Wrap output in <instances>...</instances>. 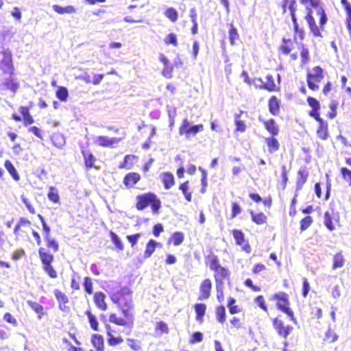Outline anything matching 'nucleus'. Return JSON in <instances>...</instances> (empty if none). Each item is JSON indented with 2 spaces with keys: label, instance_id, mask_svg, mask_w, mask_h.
Here are the masks:
<instances>
[{
  "label": "nucleus",
  "instance_id": "nucleus-1",
  "mask_svg": "<svg viewBox=\"0 0 351 351\" xmlns=\"http://www.w3.org/2000/svg\"><path fill=\"white\" fill-rule=\"evenodd\" d=\"M296 1L281 0L279 8L282 14L289 12L293 25V31L300 35L301 39H303L304 30L300 29L296 17ZM300 2L306 10L304 19L310 32L314 37L323 38L322 32L324 31L328 19L322 0H300Z\"/></svg>",
  "mask_w": 351,
  "mask_h": 351
},
{
  "label": "nucleus",
  "instance_id": "nucleus-2",
  "mask_svg": "<svg viewBox=\"0 0 351 351\" xmlns=\"http://www.w3.org/2000/svg\"><path fill=\"white\" fill-rule=\"evenodd\" d=\"M131 293L132 291L128 287H122L120 290L114 293L112 300L119 305L124 315V318H121L117 317L114 314H111V322L117 325L126 326L133 323L132 313H130L132 308Z\"/></svg>",
  "mask_w": 351,
  "mask_h": 351
},
{
  "label": "nucleus",
  "instance_id": "nucleus-3",
  "mask_svg": "<svg viewBox=\"0 0 351 351\" xmlns=\"http://www.w3.org/2000/svg\"><path fill=\"white\" fill-rule=\"evenodd\" d=\"M278 50L284 55H289L292 61L298 59L299 53L301 65H306L310 62L311 56L308 46L303 43L297 42L295 39L283 38Z\"/></svg>",
  "mask_w": 351,
  "mask_h": 351
},
{
  "label": "nucleus",
  "instance_id": "nucleus-4",
  "mask_svg": "<svg viewBox=\"0 0 351 351\" xmlns=\"http://www.w3.org/2000/svg\"><path fill=\"white\" fill-rule=\"evenodd\" d=\"M205 263L214 272L215 284L224 283V280H229L230 276L229 269L220 264L218 256L213 252H211L205 256Z\"/></svg>",
  "mask_w": 351,
  "mask_h": 351
},
{
  "label": "nucleus",
  "instance_id": "nucleus-5",
  "mask_svg": "<svg viewBox=\"0 0 351 351\" xmlns=\"http://www.w3.org/2000/svg\"><path fill=\"white\" fill-rule=\"evenodd\" d=\"M148 206H150L154 215H157L161 208V201L157 195L152 192H147L138 195L136 197V208L138 210H143Z\"/></svg>",
  "mask_w": 351,
  "mask_h": 351
},
{
  "label": "nucleus",
  "instance_id": "nucleus-6",
  "mask_svg": "<svg viewBox=\"0 0 351 351\" xmlns=\"http://www.w3.org/2000/svg\"><path fill=\"white\" fill-rule=\"evenodd\" d=\"M270 300L276 302V306L278 310L287 315L293 322L295 324L297 323L294 311L290 306L289 295L288 293L285 291L274 293L271 295Z\"/></svg>",
  "mask_w": 351,
  "mask_h": 351
},
{
  "label": "nucleus",
  "instance_id": "nucleus-7",
  "mask_svg": "<svg viewBox=\"0 0 351 351\" xmlns=\"http://www.w3.org/2000/svg\"><path fill=\"white\" fill-rule=\"evenodd\" d=\"M326 72L319 65L313 66L306 72V83L308 88L312 91L319 90V84L325 77Z\"/></svg>",
  "mask_w": 351,
  "mask_h": 351
},
{
  "label": "nucleus",
  "instance_id": "nucleus-8",
  "mask_svg": "<svg viewBox=\"0 0 351 351\" xmlns=\"http://www.w3.org/2000/svg\"><path fill=\"white\" fill-rule=\"evenodd\" d=\"M280 82L281 79L279 73L276 75L269 73L265 76V82H262L256 87L269 92H279L280 90Z\"/></svg>",
  "mask_w": 351,
  "mask_h": 351
},
{
  "label": "nucleus",
  "instance_id": "nucleus-9",
  "mask_svg": "<svg viewBox=\"0 0 351 351\" xmlns=\"http://www.w3.org/2000/svg\"><path fill=\"white\" fill-rule=\"evenodd\" d=\"M204 130V125L202 123L190 125L189 120L185 118L182 121L179 127V134L184 136L186 139L195 136L198 132Z\"/></svg>",
  "mask_w": 351,
  "mask_h": 351
},
{
  "label": "nucleus",
  "instance_id": "nucleus-10",
  "mask_svg": "<svg viewBox=\"0 0 351 351\" xmlns=\"http://www.w3.org/2000/svg\"><path fill=\"white\" fill-rule=\"evenodd\" d=\"M271 323L277 334L284 339H287L293 330L292 326L285 324L282 316L280 315L274 317L271 319Z\"/></svg>",
  "mask_w": 351,
  "mask_h": 351
},
{
  "label": "nucleus",
  "instance_id": "nucleus-11",
  "mask_svg": "<svg viewBox=\"0 0 351 351\" xmlns=\"http://www.w3.org/2000/svg\"><path fill=\"white\" fill-rule=\"evenodd\" d=\"M143 5H131L128 8L127 15L124 17V20L128 23H138L143 20V12L142 8Z\"/></svg>",
  "mask_w": 351,
  "mask_h": 351
},
{
  "label": "nucleus",
  "instance_id": "nucleus-12",
  "mask_svg": "<svg viewBox=\"0 0 351 351\" xmlns=\"http://www.w3.org/2000/svg\"><path fill=\"white\" fill-rule=\"evenodd\" d=\"M235 243L240 246L243 252L250 254L252 252V247L249 241L245 239V234L241 230L233 229L231 230Z\"/></svg>",
  "mask_w": 351,
  "mask_h": 351
},
{
  "label": "nucleus",
  "instance_id": "nucleus-13",
  "mask_svg": "<svg viewBox=\"0 0 351 351\" xmlns=\"http://www.w3.org/2000/svg\"><path fill=\"white\" fill-rule=\"evenodd\" d=\"M318 125L316 129L317 136L322 141H326L330 137L329 125L327 121L322 117L315 119Z\"/></svg>",
  "mask_w": 351,
  "mask_h": 351
},
{
  "label": "nucleus",
  "instance_id": "nucleus-14",
  "mask_svg": "<svg viewBox=\"0 0 351 351\" xmlns=\"http://www.w3.org/2000/svg\"><path fill=\"white\" fill-rule=\"evenodd\" d=\"M306 102L311 110L308 112L309 117L314 119L322 117L321 116V104L320 102L312 96L306 97Z\"/></svg>",
  "mask_w": 351,
  "mask_h": 351
},
{
  "label": "nucleus",
  "instance_id": "nucleus-15",
  "mask_svg": "<svg viewBox=\"0 0 351 351\" xmlns=\"http://www.w3.org/2000/svg\"><path fill=\"white\" fill-rule=\"evenodd\" d=\"M1 54L2 59L0 61V66L5 73H11L12 70V53L9 49H3Z\"/></svg>",
  "mask_w": 351,
  "mask_h": 351
},
{
  "label": "nucleus",
  "instance_id": "nucleus-16",
  "mask_svg": "<svg viewBox=\"0 0 351 351\" xmlns=\"http://www.w3.org/2000/svg\"><path fill=\"white\" fill-rule=\"evenodd\" d=\"M212 282L209 278L204 279L199 285V293L198 295L199 300H204L208 299L211 295Z\"/></svg>",
  "mask_w": 351,
  "mask_h": 351
},
{
  "label": "nucleus",
  "instance_id": "nucleus-17",
  "mask_svg": "<svg viewBox=\"0 0 351 351\" xmlns=\"http://www.w3.org/2000/svg\"><path fill=\"white\" fill-rule=\"evenodd\" d=\"M339 214L335 213L333 209L326 210L324 214V223L325 226L330 231L336 229L335 221H338Z\"/></svg>",
  "mask_w": 351,
  "mask_h": 351
},
{
  "label": "nucleus",
  "instance_id": "nucleus-18",
  "mask_svg": "<svg viewBox=\"0 0 351 351\" xmlns=\"http://www.w3.org/2000/svg\"><path fill=\"white\" fill-rule=\"evenodd\" d=\"M159 60L163 64V68L161 71L162 75L166 78L171 79L173 77V65L163 53L160 54Z\"/></svg>",
  "mask_w": 351,
  "mask_h": 351
},
{
  "label": "nucleus",
  "instance_id": "nucleus-19",
  "mask_svg": "<svg viewBox=\"0 0 351 351\" xmlns=\"http://www.w3.org/2000/svg\"><path fill=\"white\" fill-rule=\"evenodd\" d=\"M309 173L305 167L300 168L297 173L295 188L297 191L301 190L306 182Z\"/></svg>",
  "mask_w": 351,
  "mask_h": 351
},
{
  "label": "nucleus",
  "instance_id": "nucleus-20",
  "mask_svg": "<svg viewBox=\"0 0 351 351\" xmlns=\"http://www.w3.org/2000/svg\"><path fill=\"white\" fill-rule=\"evenodd\" d=\"M281 106L280 99L276 95H272L268 100V109L269 112L274 116H278L280 113Z\"/></svg>",
  "mask_w": 351,
  "mask_h": 351
},
{
  "label": "nucleus",
  "instance_id": "nucleus-21",
  "mask_svg": "<svg viewBox=\"0 0 351 351\" xmlns=\"http://www.w3.org/2000/svg\"><path fill=\"white\" fill-rule=\"evenodd\" d=\"M265 129L270 134V136H277L279 134V128L274 119L262 121Z\"/></svg>",
  "mask_w": 351,
  "mask_h": 351
},
{
  "label": "nucleus",
  "instance_id": "nucleus-22",
  "mask_svg": "<svg viewBox=\"0 0 351 351\" xmlns=\"http://www.w3.org/2000/svg\"><path fill=\"white\" fill-rule=\"evenodd\" d=\"M276 136H269L265 138V142L267 144V150L270 154L276 153L280 149V143Z\"/></svg>",
  "mask_w": 351,
  "mask_h": 351
},
{
  "label": "nucleus",
  "instance_id": "nucleus-23",
  "mask_svg": "<svg viewBox=\"0 0 351 351\" xmlns=\"http://www.w3.org/2000/svg\"><path fill=\"white\" fill-rule=\"evenodd\" d=\"M141 177V175L136 172H130L127 173L123 178V184L128 188H132L138 183Z\"/></svg>",
  "mask_w": 351,
  "mask_h": 351
},
{
  "label": "nucleus",
  "instance_id": "nucleus-24",
  "mask_svg": "<svg viewBox=\"0 0 351 351\" xmlns=\"http://www.w3.org/2000/svg\"><path fill=\"white\" fill-rule=\"evenodd\" d=\"M196 316V320L202 323L206 311V305L204 303H196L193 306Z\"/></svg>",
  "mask_w": 351,
  "mask_h": 351
},
{
  "label": "nucleus",
  "instance_id": "nucleus-25",
  "mask_svg": "<svg viewBox=\"0 0 351 351\" xmlns=\"http://www.w3.org/2000/svg\"><path fill=\"white\" fill-rule=\"evenodd\" d=\"M184 240V234L183 232L177 231L173 232L167 240V244H173L175 246L180 245Z\"/></svg>",
  "mask_w": 351,
  "mask_h": 351
},
{
  "label": "nucleus",
  "instance_id": "nucleus-26",
  "mask_svg": "<svg viewBox=\"0 0 351 351\" xmlns=\"http://www.w3.org/2000/svg\"><path fill=\"white\" fill-rule=\"evenodd\" d=\"M250 214L251 215L252 221L256 225H263L266 223L267 221V217L263 212L255 213L253 210H250Z\"/></svg>",
  "mask_w": 351,
  "mask_h": 351
},
{
  "label": "nucleus",
  "instance_id": "nucleus-27",
  "mask_svg": "<svg viewBox=\"0 0 351 351\" xmlns=\"http://www.w3.org/2000/svg\"><path fill=\"white\" fill-rule=\"evenodd\" d=\"M158 245L160 246V244L154 239H149L148 242L146 243L143 257L145 258H149L155 252L156 248Z\"/></svg>",
  "mask_w": 351,
  "mask_h": 351
},
{
  "label": "nucleus",
  "instance_id": "nucleus-28",
  "mask_svg": "<svg viewBox=\"0 0 351 351\" xmlns=\"http://www.w3.org/2000/svg\"><path fill=\"white\" fill-rule=\"evenodd\" d=\"M39 256L43 265H47L51 264L53 261V256L48 252L43 247H41L38 250Z\"/></svg>",
  "mask_w": 351,
  "mask_h": 351
},
{
  "label": "nucleus",
  "instance_id": "nucleus-29",
  "mask_svg": "<svg viewBox=\"0 0 351 351\" xmlns=\"http://www.w3.org/2000/svg\"><path fill=\"white\" fill-rule=\"evenodd\" d=\"M345 258L342 251H339L334 254L332 258V269L341 268L344 265Z\"/></svg>",
  "mask_w": 351,
  "mask_h": 351
},
{
  "label": "nucleus",
  "instance_id": "nucleus-30",
  "mask_svg": "<svg viewBox=\"0 0 351 351\" xmlns=\"http://www.w3.org/2000/svg\"><path fill=\"white\" fill-rule=\"evenodd\" d=\"M162 180L164 187L166 189H169L175 184V180L173 175L170 172H165L162 174Z\"/></svg>",
  "mask_w": 351,
  "mask_h": 351
},
{
  "label": "nucleus",
  "instance_id": "nucleus-31",
  "mask_svg": "<svg viewBox=\"0 0 351 351\" xmlns=\"http://www.w3.org/2000/svg\"><path fill=\"white\" fill-rule=\"evenodd\" d=\"M106 295L102 292H96L94 295V301L97 306L101 310H106L107 304L105 302Z\"/></svg>",
  "mask_w": 351,
  "mask_h": 351
},
{
  "label": "nucleus",
  "instance_id": "nucleus-32",
  "mask_svg": "<svg viewBox=\"0 0 351 351\" xmlns=\"http://www.w3.org/2000/svg\"><path fill=\"white\" fill-rule=\"evenodd\" d=\"M234 132H244L247 129V125L245 121L241 119V114H234Z\"/></svg>",
  "mask_w": 351,
  "mask_h": 351
},
{
  "label": "nucleus",
  "instance_id": "nucleus-33",
  "mask_svg": "<svg viewBox=\"0 0 351 351\" xmlns=\"http://www.w3.org/2000/svg\"><path fill=\"white\" fill-rule=\"evenodd\" d=\"M179 189L182 192L187 202L192 201V193L190 191L189 181L186 180L179 185Z\"/></svg>",
  "mask_w": 351,
  "mask_h": 351
},
{
  "label": "nucleus",
  "instance_id": "nucleus-34",
  "mask_svg": "<svg viewBox=\"0 0 351 351\" xmlns=\"http://www.w3.org/2000/svg\"><path fill=\"white\" fill-rule=\"evenodd\" d=\"M215 316L217 320L221 323L223 324L226 321V312L225 306L223 305H219L215 307Z\"/></svg>",
  "mask_w": 351,
  "mask_h": 351
},
{
  "label": "nucleus",
  "instance_id": "nucleus-35",
  "mask_svg": "<svg viewBox=\"0 0 351 351\" xmlns=\"http://www.w3.org/2000/svg\"><path fill=\"white\" fill-rule=\"evenodd\" d=\"M228 27L230 43L232 45H234L236 44V42L239 39V34L238 33L237 29L234 26L232 23L228 24Z\"/></svg>",
  "mask_w": 351,
  "mask_h": 351
},
{
  "label": "nucleus",
  "instance_id": "nucleus-36",
  "mask_svg": "<svg viewBox=\"0 0 351 351\" xmlns=\"http://www.w3.org/2000/svg\"><path fill=\"white\" fill-rule=\"evenodd\" d=\"M51 141L54 146L62 148L65 145V138L60 133H55L51 136Z\"/></svg>",
  "mask_w": 351,
  "mask_h": 351
},
{
  "label": "nucleus",
  "instance_id": "nucleus-37",
  "mask_svg": "<svg viewBox=\"0 0 351 351\" xmlns=\"http://www.w3.org/2000/svg\"><path fill=\"white\" fill-rule=\"evenodd\" d=\"M339 172L342 180L347 183L349 186H351V169L347 167H341L339 169Z\"/></svg>",
  "mask_w": 351,
  "mask_h": 351
},
{
  "label": "nucleus",
  "instance_id": "nucleus-38",
  "mask_svg": "<svg viewBox=\"0 0 351 351\" xmlns=\"http://www.w3.org/2000/svg\"><path fill=\"white\" fill-rule=\"evenodd\" d=\"M164 14L172 23L176 22L178 19V12L173 7L165 9Z\"/></svg>",
  "mask_w": 351,
  "mask_h": 351
},
{
  "label": "nucleus",
  "instance_id": "nucleus-39",
  "mask_svg": "<svg viewBox=\"0 0 351 351\" xmlns=\"http://www.w3.org/2000/svg\"><path fill=\"white\" fill-rule=\"evenodd\" d=\"M19 111L23 117L25 125L32 124L34 122L33 117L29 114V108L27 107L21 106L19 108Z\"/></svg>",
  "mask_w": 351,
  "mask_h": 351
},
{
  "label": "nucleus",
  "instance_id": "nucleus-40",
  "mask_svg": "<svg viewBox=\"0 0 351 351\" xmlns=\"http://www.w3.org/2000/svg\"><path fill=\"white\" fill-rule=\"evenodd\" d=\"M328 106L330 110L327 112L326 117L329 119H333L337 115L338 102L335 100H332L329 103Z\"/></svg>",
  "mask_w": 351,
  "mask_h": 351
},
{
  "label": "nucleus",
  "instance_id": "nucleus-41",
  "mask_svg": "<svg viewBox=\"0 0 351 351\" xmlns=\"http://www.w3.org/2000/svg\"><path fill=\"white\" fill-rule=\"evenodd\" d=\"M1 85L3 86V88L11 90L14 93H15L19 88V84L11 77L5 78Z\"/></svg>",
  "mask_w": 351,
  "mask_h": 351
},
{
  "label": "nucleus",
  "instance_id": "nucleus-42",
  "mask_svg": "<svg viewBox=\"0 0 351 351\" xmlns=\"http://www.w3.org/2000/svg\"><path fill=\"white\" fill-rule=\"evenodd\" d=\"M338 337L339 336L334 330L329 327L325 333L324 341L327 343H334L337 341Z\"/></svg>",
  "mask_w": 351,
  "mask_h": 351
},
{
  "label": "nucleus",
  "instance_id": "nucleus-43",
  "mask_svg": "<svg viewBox=\"0 0 351 351\" xmlns=\"http://www.w3.org/2000/svg\"><path fill=\"white\" fill-rule=\"evenodd\" d=\"M53 10L60 14H63L65 13L71 14L75 12L74 8L71 5L62 7L58 5H53Z\"/></svg>",
  "mask_w": 351,
  "mask_h": 351
},
{
  "label": "nucleus",
  "instance_id": "nucleus-44",
  "mask_svg": "<svg viewBox=\"0 0 351 351\" xmlns=\"http://www.w3.org/2000/svg\"><path fill=\"white\" fill-rule=\"evenodd\" d=\"M313 219L311 216L307 215L302 218L300 221V229L301 231L307 230L313 223Z\"/></svg>",
  "mask_w": 351,
  "mask_h": 351
},
{
  "label": "nucleus",
  "instance_id": "nucleus-45",
  "mask_svg": "<svg viewBox=\"0 0 351 351\" xmlns=\"http://www.w3.org/2000/svg\"><path fill=\"white\" fill-rule=\"evenodd\" d=\"M27 303L32 310H34L36 313L38 314V319H40L42 318V315H43V306H41L40 304L36 302H33L31 300H28Z\"/></svg>",
  "mask_w": 351,
  "mask_h": 351
},
{
  "label": "nucleus",
  "instance_id": "nucleus-46",
  "mask_svg": "<svg viewBox=\"0 0 351 351\" xmlns=\"http://www.w3.org/2000/svg\"><path fill=\"white\" fill-rule=\"evenodd\" d=\"M137 157L132 154L126 155L124 157L123 162L119 165L120 168L130 169L132 166V160L136 159Z\"/></svg>",
  "mask_w": 351,
  "mask_h": 351
},
{
  "label": "nucleus",
  "instance_id": "nucleus-47",
  "mask_svg": "<svg viewBox=\"0 0 351 351\" xmlns=\"http://www.w3.org/2000/svg\"><path fill=\"white\" fill-rule=\"evenodd\" d=\"M255 302L258 304V306L265 313L268 312V307L266 304L265 299L263 295H257L254 298Z\"/></svg>",
  "mask_w": 351,
  "mask_h": 351
},
{
  "label": "nucleus",
  "instance_id": "nucleus-48",
  "mask_svg": "<svg viewBox=\"0 0 351 351\" xmlns=\"http://www.w3.org/2000/svg\"><path fill=\"white\" fill-rule=\"evenodd\" d=\"M92 343L98 351L103 348V338L99 335H94L92 337Z\"/></svg>",
  "mask_w": 351,
  "mask_h": 351
},
{
  "label": "nucleus",
  "instance_id": "nucleus-49",
  "mask_svg": "<svg viewBox=\"0 0 351 351\" xmlns=\"http://www.w3.org/2000/svg\"><path fill=\"white\" fill-rule=\"evenodd\" d=\"M69 95L68 90L64 86H60L56 91L57 97L62 101H65Z\"/></svg>",
  "mask_w": 351,
  "mask_h": 351
},
{
  "label": "nucleus",
  "instance_id": "nucleus-50",
  "mask_svg": "<svg viewBox=\"0 0 351 351\" xmlns=\"http://www.w3.org/2000/svg\"><path fill=\"white\" fill-rule=\"evenodd\" d=\"M111 239L115 245V247L120 251L123 250L124 245L120 238L114 232H111Z\"/></svg>",
  "mask_w": 351,
  "mask_h": 351
},
{
  "label": "nucleus",
  "instance_id": "nucleus-51",
  "mask_svg": "<svg viewBox=\"0 0 351 351\" xmlns=\"http://www.w3.org/2000/svg\"><path fill=\"white\" fill-rule=\"evenodd\" d=\"M231 327L235 329H241L243 328V322L239 317L234 316L230 319Z\"/></svg>",
  "mask_w": 351,
  "mask_h": 351
},
{
  "label": "nucleus",
  "instance_id": "nucleus-52",
  "mask_svg": "<svg viewBox=\"0 0 351 351\" xmlns=\"http://www.w3.org/2000/svg\"><path fill=\"white\" fill-rule=\"evenodd\" d=\"M155 330L156 332H160V333L167 334L169 331V329L168 325L165 322L160 321L156 323Z\"/></svg>",
  "mask_w": 351,
  "mask_h": 351
},
{
  "label": "nucleus",
  "instance_id": "nucleus-53",
  "mask_svg": "<svg viewBox=\"0 0 351 351\" xmlns=\"http://www.w3.org/2000/svg\"><path fill=\"white\" fill-rule=\"evenodd\" d=\"M5 166L10 173L12 176L13 178L15 180H19V176L18 175L14 167L12 164V162L9 160H6L5 162Z\"/></svg>",
  "mask_w": 351,
  "mask_h": 351
},
{
  "label": "nucleus",
  "instance_id": "nucleus-54",
  "mask_svg": "<svg viewBox=\"0 0 351 351\" xmlns=\"http://www.w3.org/2000/svg\"><path fill=\"white\" fill-rule=\"evenodd\" d=\"M165 43L167 45H172L174 47H177L178 43L176 35L174 33L167 34L165 38Z\"/></svg>",
  "mask_w": 351,
  "mask_h": 351
},
{
  "label": "nucleus",
  "instance_id": "nucleus-55",
  "mask_svg": "<svg viewBox=\"0 0 351 351\" xmlns=\"http://www.w3.org/2000/svg\"><path fill=\"white\" fill-rule=\"evenodd\" d=\"M54 295H55L57 300L58 301L59 304H60V303L66 304L69 302L68 297L64 293H62L61 291H60L58 289H56L54 291Z\"/></svg>",
  "mask_w": 351,
  "mask_h": 351
},
{
  "label": "nucleus",
  "instance_id": "nucleus-56",
  "mask_svg": "<svg viewBox=\"0 0 351 351\" xmlns=\"http://www.w3.org/2000/svg\"><path fill=\"white\" fill-rule=\"evenodd\" d=\"M223 285H224V283L215 284L216 291H217V299L218 300L219 302H221L224 299Z\"/></svg>",
  "mask_w": 351,
  "mask_h": 351
},
{
  "label": "nucleus",
  "instance_id": "nucleus-57",
  "mask_svg": "<svg viewBox=\"0 0 351 351\" xmlns=\"http://www.w3.org/2000/svg\"><path fill=\"white\" fill-rule=\"evenodd\" d=\"M86 314L88 317V320L91 328L95 330H97L98 322L97 321V318L95 317V316L93 315L89 311H87L86 312Z\"/></svg>",
  "mask_w": 351,
  "mask_h": 351
},
{
  "label": "nucleus",
  "instance_id": "nucleus-58",
  "mask_svg": "<svg viewBox=\"0 0 351 351\" xmlns=\"http://www.w3.org/2000/svg\"><path fill=\"white\" fill-rule=\"evenodd\" d=\"M231 208H232V212H231V217L234 218L237 215H239L241 210L242 208L240 206V204L237 202H233L231 204Z\"/></svg>",
  "mask_w": 351,
  "mask_h": 351
},
{
  "label": "nucleus",
  "instance_id": "nucleus-59",
  "mask_svg": "<svg viewBox=\"0 0 351 351\" xmlns=\"http://www.w3.org/2000/svg\"><path fill=\"white\" fill-rule=\"evenodd\" d=\"M203 340V335L201 332L197 331L194 332L189 339L190 343H195L197 342H201Z\"/></svg>",
  "mask_w": 351,
  "mask_h": 351
},
{
  "label": "nucleus",
  "instance_id": "nucleus-60",
  "mask_svg": "<svg viewBox=\"0 0 351 351\" xmlns=\"http://www.w3.org/2000/svg\"><path fill=\"white\" fill-rule=\"evenodd\" d=\"M243 284L247 287L251 289L254 291H260L261 290V287L258 285H256L253 283V281L251 278H247L243 282Z\"/></svg>",
  "mask_w": 351,
  "mask_h": 351
},
{
  "label": "nucleus",
  "instance_id": "nucleus-61",
  "mask_svg": "<svg viewBox=\"0 0 351 351\" xmlns=\"http://www.w3.org/2000/svg\"><path fill=\"white\" fill-rule=\"evenodd\" d=\"M141 233H136L134 234L127 235L126 238L131 244V246L133 247L136 245L138 240L141 237Z\"/></svg>",
  "mask_w": 351,
  "mask_h": 351
},
{
  "label": "nucleus",
  "instance_id": "nucleus-62",
  "mask_svg": "<svg viewBox=\"0 0 351 351\" xmlns=\"http://www.w3.org/2000/svg\"><path fill=\"white\" fill-rule=\"evenodd\" d=\"M84 286L85 291L88 293H93V282L91 278H90L89 277H86L84 281Z\"/></svg>",
  "mask_w": 351,
  "mask_h": 351
},
{
  "label": "nucleus",
  "instance_id": "nucleus-63",
  "mask_svg": "<svg viewBox=\"0 0 351 351\" xmlns=\"http://www.w3.org/2000/svg\"><path fill=\"white\" fill-rule=\"evenodd\" d=\"M48 198L53 202H58L59 195H58V192L55 188H53V187L50 188V191L48 193Z\"/></svg>",
  "mask_w": 351,
  "mask_h": 351
},
{
  "label": "nucleus",
  "instance_id": "nucleus-64",
  "mask_svg": "<svg viewBox=\"0 0 351 351\" xmlns=\"http://www.w3.org/2000/svg\"><path fill=\"white\" fill-rule=\"evenodd\" d=\"M333 89V84L330 81H327L324 83L322 87V94L325 96L328 95Z\"/></svg>",
  "mask_w": 351,
  "mask_h": 351
}]
</instances>
